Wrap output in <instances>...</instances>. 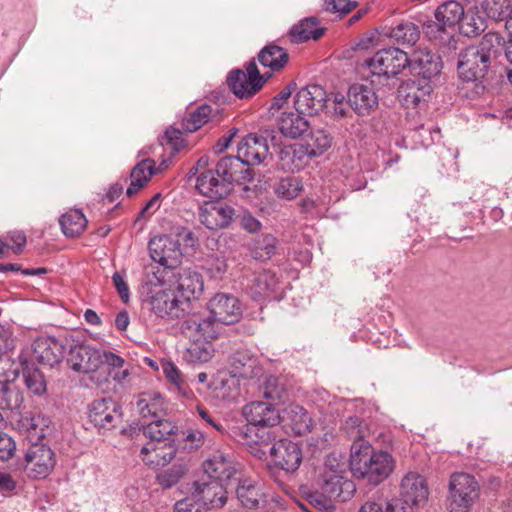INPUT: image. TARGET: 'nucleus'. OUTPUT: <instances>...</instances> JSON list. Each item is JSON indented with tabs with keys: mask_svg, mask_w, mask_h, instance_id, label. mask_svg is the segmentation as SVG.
<instances>
[{
	"mask_svg": "<svg viewBox=\"0 0 512 512\" xmlns=\"http://www.w3.org/2000/svg\"><path fill=\"white\" fill-rule=\"evenodd\" d=\"M64 348L54 337H38L33 343V356L39 363L53 367L61 362Z\"/></svg>",
	"mask_w": 512,
	"mask_h": 512,
	"instance_id": "a878e982",
	"label": "nucleus"
},
{
	"mask_svg": "<svg viewBox=\"0 0 512 512\" xmlns=\"http://www.w3.org/2000/svg\"><path fill=\"white\" fill-rule=\"evenodd\" d=\"M343 430L345 431L347 436L353 440L352 444L360 441H365L364 435L366 426L360 417H348L343 425Z\"/></svg>",
	"mask_w": 512,
	"mask_h": 512,
	"instance_id": "864d4df0",
	"label": "nucleus"
},
{
	"mask_svg": "<svg viewBox=\"0 0 512 512\" xmlns=\"http://www.w3.org/2000/svg\"><path fill=\"white\" fill-rule=\"evenodd\" d=\"M240 503L248 509H256L266 503V495L261 484L252 480H243L236 489Z\"/></svg>",
	"mask_w": 512,
	"mask_h": 512,
	"instance_id": "473e14b6",
	"label": "nucleus"
},
{
	"mask_svg": "<svg viewBox=\"0 0 512 512\" xmlns=\"http://www.w3.org/2000/svg\"><path fill=\"white\" fill-rule=\"evenodd\" d=\"M112 282L119 294V297L124 303H127L130 299V291L128 284L125 280L124 274L120 272H115L112 275Z\"/></svg>",
	"mask_w": 512,
	"mask_h": 512,
	"instance_id": "0e129e2a",
	"label": "nucleus"
},
{
	"mask_svg": "<svg viewBox=\"0 0 512 512\" xmlns=\"http://www.w3.org/2000/svg\"><path fill=\"white\" fill-rule=\"evenodd\" d=\"M192 496L208 509L221 508L227 501V491L224 488V483L219 480L202 478L194 482Z\"/></svg>",
	"mask_w": 512,
	"mask_h": 512,
	"instance_id": "4468645a",
	"label": "nucleus"
},
{
	"mask_svg": "<svg viewBox=\"0 0 512 512\" xmlns=\"http://www.w3.org/2000/svg\"><path fill=\"white\" fill-rule=\"evenodd\" d=\"M214 345L211 340L193 338L186 349L185 359L192 363H206L214 356Z\"/></svg>",
	"mask_w": 512,
	"mask_h": 512,
	"instance_id": "c03bdc74",
	"label": "nucleus"
},
{
	"mask_svg": "<svg viewBox=\"0 0 512 512\" xmlns=\"http://www.w3.org/2000/svg\"><path fill=\"white\" fill-rule=\"evenodd\" d=\"M162 369L167 380L173 385L174 390L184 397H189L191 391L178 367L171 361L162 364Z\"/></svg>",
	"mask_w": 512,
	"mask_h": 512,
	"instance_id": "3c124183",
	"label": "nucleus"
},
{
	"mask_svg": "<svg viewBox=\"0 0 512 512\" xmlns=\"http://www.w3.org/2000/svg\"><path fill=\"white\" fill-rule=\"evenodd\" d=\"M205 435L199 430H190L184 437V449L188 452L196 451L203 446Z\"/></svg>",
	"mask_w": 512,
	"mask_h": 512,
	"instance_id": "e2e57ef3",
	"label": "nucleus"
},
{
	"mask_svg": "<svg viewBox=\"0 0 512 512\" xmlns=\"http://www.w3.org/2000/svg\"><path fill=\"white\" fill-rule=\"evenodd\" d=\"M503 44L502 36L497 32H488L478 45H472L459 53L457 70L465 82L481 81L495 57L497 49Z\"/></svg>",
	"mask_w": 512,
	"mask_h": 512,
	"instance_id": "7ed1b4c3",
	"label": "nucleus"
},
{
	"mask_svg": "<svg viewBox=\"0 0 512 512\" xmlns=\"http://www.w3.org/2000/svg\"><path fill=\"white\" fill-rule=\"evenodd\" d=\"M214 169L217 176L226 184L229 192L234 184L242 185L252 182L254 179L253 170L245 166L238 155L221 158Z\"/></svg>",
	"mask_w": 512,
	"mask_h": 512,
	"instance_id": "f8f14e48",
	"label": "nucleus"
},
{
	"mask_svg": "<svg viewBox=\"0 0 512 512\" xmlns=\"http://www.w3.org/2000/svg\"><path fill=\"white\" fill-rule=\"evenodd\" d=\"M187 468L184 465H173L171 468L159 473L157 481L161 487L168 489L178 483L186 473Z\"/></svg>",
	"mask_w": 512,
	"mask_h": 512,
	"instance_id": "5fc2aeb1",
	"label": "nucleus"
},
{
	"mask_svg": "<svg viewBox=\"0 0 512 512\" xmlns=\"http://www.w3.org/2000/svg\"><path fill=\"white\" fill-rule=\"evenodd\" d=\"M305 116L296 110L282 112L277 121L280 132L291 138L301 136L309 128V122Z\"/></svg>",
	"mask_w": 512,
	"mask_h": 512,
	"instance_id": "72a5a7b5",
	"label": "nucleus"
},
{
	"mask_svg": "<svg viewBox=\"0 0 512 512\" xmlns=\"http://www.w3.org/2000/svg\"><path fill=\"white\" fill-rule=\"evenodd\" d=\"M284 418L291 431L297 436L305 435L311 431L312 419L302 406L290 405L285 410Z\"/></svg>",
	"mask_w": 512,
	"mask_h": 512,
	"instance_id": "ea45409f",
	"label": "nucleus"
},
{
	"mask_svg": "<svg viewBox=\"0 0 512 512\" xmlns=\"http://www.w3.org/2000/svg\"><path fill=\"white\" fill-rule=\"evenodd\" d=\"M221 323L209 312V315L194 313L182 324L183 332L190 338L212 340L221 332Z\"/></svg>",
	"mask_w": 512,
	"mask_h": 512,
	"instance_id": "f3484780",
	"label": "nucleus"
},
{
	"mask_svg": "<svg viewBox=\"0 0 512 512\" xmlns=\"http://www.w3.org/2000/svg\"><path fill=\"white\" fill-rule=\"evenodd\" d=\"M302 143L285 145L278 153V166L286 172H295L303 169L312 159Z\"/></svg>",
	"mask_w": 512,
	"mask_h": 512,
	"instance_id": "393cba45",
	"label": "nucleus"
},
{
	"mask_svg": "<svg viewBox=\"0 0 512 512\" xmlns=\"http://www.w3.org/2000/svg\"><path fill=\"white\" fill-rule=\"evenodd\" d=\"M55 466V455L50 447L34 444L29 447L24 458V471L33 479L46 478Z\"/></svg>",
	"mask_w": 512,
	"mask_h": 512,
	"instance_id": "9b49d317",
	"label": "nucleus"
},
{
	"mask_svg": "<svg viewBox=\"0 0 512 512\" xmlns=\"http://www.w3.org/2000/svg\"><path fill=\"white\" fill-rule=\"evenodd\" d=\"M69 367L79 373H93L102 366L100 350L90 345L71 346L67 356Z\"/></svg>",
	"mask_w": 512,
	"mask_h": 512,
	"instance_id": "dca6fc26",
	"label": "nucleus"
},
{
	"mask_svg": "<svg viewBox=\"0 0 512 512\" xmlns=\"http://www.w3.org/2000/svg\"><path fill=\"white\" fill-rule=\"evenodd\" d=\"M258 383L259 393L272 402H280L287 394L285 384L277 376L265 374L264 369L262 375L255 378Z\"/></svg>",
	"mask_w": 512,
	"mask_h": 512,
	"instance_id": "e433bc0d",
	"label": "nucleus"
},
{
	"mask_svg": "<svg viewBox=\"0 0 512 512\" xmlns=\"http://www.w3.org/2000/svg\"><path fill=\"white\" fill-rule=\"evenodd\" d=\"M505 2V0H483L481 6L489 18L503 20L507 15Z\"/></svg>",
	"mask_w": 512,
	"mask_h": 512,
	"instance_id": "6e6d98bb",
	"label": "nucleus"
},
{
	"mask_svg": "<svg viewBox=\"0 0 512 512\" xmlns=\"http://www.w3.org/2000/svg\"><path fill=\"white\" fill-rule=\"evenodd\" d=\"M309 501L321 511L333 512L335 510L334 501L336 500L325 494L323 491L322 493L315 492L310 494Z\"/></svg>",
	"mask_w": 512,
	"mask_h": 512,
	"instance_id": "bf43d9fd",
	"label": "nucleus"
},
{
	"mask_svg": "<svg viewBox=\"0 0 512 512\" xmlns=\"http://www.w3.org/2000/svg\"><path fill=\"white\" fill-rule=\"evenodd\" d=\"M270 455L276 466L287 472L297 470L302 462V451L297 443L282 438L270 447Z\"/></svg>",
	"mask_w": 512,
	"mask_h": 512,
	"instance_id": "6ab92c4d",
	"label": "nucleus"
},
{
	"mask_svg": "<svg viewBox=\"0 0 512 512\" xmlns=\"http://www.w3.org/2000/svg\"><path fill=\"white\" fill-rule=\"evenodd\" d=\"M59 224L66 237L74 238L84 232L87 219L81 210L72 209L60 217Z\"/></svg>",
	"mask_w": 512,
	"mask_h": 512,
	"instance_id": "79ce46f5",
	"label": "nucleus"
},
{
	"mask_svg": "<svg viewBox=\"0 0 512 512\" xmlns=\"http://www.w3.org/2000/svg\"><path fill=\"white\" fill-rule=\"evenodd\" d=\"M159 141L161 145H169L174 151H180L185 146L182 131L172 127L165 131Z\"/></svg>",
	"mask_w": 512,
	"mask_h": 512,
	"instance_id": "13d9d810",
	"label": "nucleus"
},
{
	"mask_svg": "<svg viewBox=\"0 0 512 512\" xmlns=\"http://www.w3.org/2000/svg\"><path fill=\"white\" fill-rule=\"evenodd\" d=\"M156 172V163L153 159H143L135 165L130 173L131 183L126 190L128 197L134 196Z\"/></svg>",
	"mask_w": 512,
	"mask_h": 512,
	"instance_id": "f704fd0d",
	"label": "nucleus"
},
{
	"mask_svg": "<svg viewBox=\"0 0 512 512\" xmlns=\"http://www.w3.org/2000/svg\"><path fill=\"white\" fill-rule=\"evenodd\" d=\"M18 493V483L13 476L0 470V494L4 497H12Z\"/></svg>",
	"mask_w": 512,
	"mask_h": 512,
	"instance_id": "052dcab7",
	"label": "nucleus"
},
{
	"mask_svg": "<svg viewBox=\"0 0 512 512\" xmlns=\"http://www.w3.org/2000/svg\"><path fill=\"white\" fill-rule=\"evenodd\" d=\"M23 380L26 388L35 395H43L46 392V380L43 373L36 367L23 369Z\"/></svg>",
	"mask_w": 512,
	"mask_h": 512,
	"instance_id": "603ef678",
	"label": "nucleus"
},
{
	"mask_svg": "<svg viewBox=\"0 0 512 512\" xmlns=\"http://www.w3.org/2000/svg\"><path fill=\"white\" fill-rule=\"evenodd\" d=\"M277 243L272 234H261L252 239L249 250L254 259L266 261L276 254Z\"/></svg>",
	"mask_w": 512,
	"mask_h": 512,
	"instance_id": "37998d69",
	"label": "nucleus"
},
{
	"mask_svg": "<svg viewBox=\"0 0 512 512\" xmlns=\"http://www.w3.org/2000/svg\"><path fill=\"white\" fill-rule=\"evenodd\" d=\"M7 239L12 243L9 250L11 249L14 253L20 254L27 242V238L22 231H12L7 235Z\"/></svg>",
	"mask_w": 512,
	"mask_h": 512,
	"instance_id": "338daca9",
	"label": "nucleus"
},
{
	"mask_svg": "<svg viewBox=\"0 0 512 512\" xmlns=\"http://www.w3.org/2000/svg\"><path fill=\"white\" fill-rule=\"evenodd\" d=\"M257 58L263 67H267L273 72H277L287 65L289 61V54L283 47L271 43L260 50Z\"/></svg>",
	"mask_w": 512,
	"mask_h": 512,
	"instance_id": "c9c22d12",
	"label": "nucleus"
},
{
	"mask_svg": "<svg viewBox=\"0 0 512 512\" xmlns=\"http://www.w3.org/2000/svg\"><path fill=\"white\" fill-rule=\"evenodd\" d=\"M175 278V291L179 298L187 305L192 300L198 299L204 290V281L202 275L191 269H182L175 274L170 272Z\"/></svg>",
	"mask_w": 512,
	"mask_h": 512,
	"instance_id": "aec40b11",
	"label": "nucleus"
},
{
	"mask_svg": "<svg viewBox=\"0 0 512 512\" xmlns=\"http://www.w3.org/2000/svg\"><path fill=\"white\" fill-rule=\"evenodd\" d=\"M231 373L243 379H255L262 375L263 367L248 350H238L230 357Z\"/></svg>",
	"mask_w": 512,
	"mask_h": 512,
	"instance_id": "bb28decb",
	"label": "nucleus"
},
{
	"mask_svg": "<svg viewBox=\"0 0 512 512\" xmlns=\"http://www.w3.org/2000/svg\"><path fill=\"white\" fill-rule=\"evenodd\" d=\"M332 143L331 135L324 129L312 130L306 139L305 143H302L308 149L311 158L322 155L328 150Z\"/></svg>",
	"mask_w": 512,
	"mask_h": 512,
	"instance_id": "de8ad7c7",
	"label": "nucleus"
},
{
	"mask_svg": "<svg viewBox=\"0 0 512 512\" xmlns=\"http://www.w3.org/2000/svg\"><path fill=\"white\" fill-rule=\"evenodd\" d=\"M273 190L278 198L290 201L303 191V182L297 176L283 177L274 184Z\"/></svg>",
	"mask_w": 512,
	"mask_h": 512,
	"instance_id": "49530a36",
	"label": "nucleus"
},
{
	"mask_svg": "<svg viewBox=\"0 0 512 512\" xmlns=\"http://www.w3.org/2000/svg\"><path fill=\"white\" fill-rule=\"evenodd\" d=\"M268 153L267 138L257 134L245 136L237 147V155L247 167L261 164Z\"/></svg>",
	"mask_w": 512,
	"mask_h": 512,
	"instance_id": "5701e85b",
	"label": "nucleus"
},
{
	"mask_svg": "<svg viewBox=\"0 0 512 512\" xmlns=\"http://www.w3.org/2000/svg\"><path fill=\"white\" fill-rule=\"evenodd\" d=\"M235 215L230 205L218 201H208L199 207V221L210 230L228 227Z\"/></svg>",
	"mask_w": 512,
	"mask_h": 512,
	"instance_id": "2eb2a0df",
	"label": "nucleus"
},
{
	"mask_svg": "<svg viewBox=\"0 0 512 512\" xmlns=\"http://www.w3.org/2000/svg\"><path fill=\"white\" fill-rule=\"evenodd\" d=\"M137 408L143 419H151L150 423L165 421V401L159 393H141L137 400Z\"/></svg>",
	"mask_w": 512,
	"mask_h": 512,
	"instance_id": "c756f323",
	"label": "nucleus"
},
{
	"mask_svg": "<svg viewBox=\"0 0 512 512\" xmlns=\"http://www.w3.org/2000/svg\"><path fill=\"white\" fill-rule=\"evenodd\" d=\"M141 295L143 302L157 317L178 319L186 310L184 301L179 298L172 285L167 286L164 271L154 265L145 267Z\"/></svg>",
	"mask_w": 512,
	"mask_h": 512,
	"instance_id": "f257e3e1",
	"label": "nucleus"
},
{
	"mask_svg": "<svg viewBox=\"0 0 512 512\" xmlns=\"http://www.w3.org/2000/svg\"><path fill=\"white\" fill-rule=\"evenodd\" d=\"M20 398L17 391L4 388L0 393V408L6 410H13L19 407Z\"/></svg>",
	"mask_w": 512,
	"mask_h": 512,
	"instance_id": "680f3d73",
	"label": "nucleus"
},
{
	"mask_svg": "<svg viewBox=\"0 0 512 512\" xmlns=\"http://www.w3.org/2000/svg\"><path fill=\"white\" fill-rule=\"evenodd\" d=\"M345 463L328 456L321 472V490L337 502L350 500L356 490L353 481L344 476Z\"/></svg>",
	"mask_w": 512,
	"mask_h": 512,
	"instance_id": "39448f33",
	"label": "nucleus"
},
{
	"mask_svg": "<svg viewBox=\"0 0 512 512\" xmlns=\"http://www.w3.org/2000/svg\"><path fill=\"white\" fill-rule=\"evenodd\" d=\"M400 497L403 503L410 508L424 507L429 497L426 479L418 473H407L401 480Z\"/></svg>",
	"mask_w": 512,
	"mask_h": 512,
	"instance_id": "ddd939ff",
	"label": "nucleus"
},
{
	"mask_svg": "<svg viewBox=\"0 0 512 512\" xmlns=\"http://www.w3.org/2000/svg\"><path fill=\"white\" fill-rule=\"evenodd\" d=\"M350 469L352 474L372 485H379L394 470V459L386 451L375 450L368 441L351 445Z\"/></svg>",
	"mask_w": 512,
	"mask_h": 512,
	"instance_id": "f03ea898",
	"label": "nucleus"
},
{
	"mask_svg": "<svg viewBox=\"0 0 512 512\" xmlns=\"http://www.w3.org/2000/svg\"><path fill=\"white\" fill-rule=\"evenodd\" d=\"M209 312L221 323L231 325L240 319V303L233 295L218 293L208 302Z\"/></svg>",
	"mask_w": 512,
	"mask_h": 512,
	"instance_id": "412c9836",
	"label": "nucleus"
},
{
	"mask_svg": "<svg viewBox=\"0 0 512 512\" xmlns=\"http://www.w3.org/2000/svg\"><path fill=\"white\" fill-rule=\"evenodd\" d=\"M278 286V278L271 270L256 272L248 285V290L254 300L270 298Z\"/></svg>",
	"mask_w": 512,
	"mask_h": 512,
	"instance_id": "2f4dec72",
	"label": "nucleus"
},
{
	"mask_svg": "<svg viewBox=\"0 0 512 512\" xmlns=\"http://www.w3.org/2000/svg\"><path fill=\"white\" fill-rule=\"evenodd\" d=\"M449 512H469L480 496L476 478L465 472L453 473L449 480Z\"/></svg>",
	"mask_w": 512,
	"mask_h": 512,
	"instance_id": "423d86ee",
	"label": "nucleus"
},
{
	"mask_svg": "<svg viewBox=\"0 0 512 512\" xmlns=\"http://www.w3.org/2000/svg\"><path fill=\"white\" fill-rule=\"evenodd\" d=\"M434 16L442 27L453 28L464 16V8L458 1L450 0L438 6Z\"/></svg>",
	"mask_w": 512,
	"mask_h": 512,
	"instance_id": "a19ab883",
	"label": "nucleus"
},
{
	"mask_svg": "<svg viewBox=\"0 0 512 512\" xmlns=\"http://www.w3.org/2000/svg\"><path fill=\"white\" fill-rule=\"evenodd\" d=\"M357 4V1L353 0H325L324 9L327 12L343 16L351 12Z\"/></svg>",
	"mask_w": 512,
	"mask_h": 512,
	"instance_id": "4d7b16f0",
	"label": "nucleus"
},
{
	"mask_svg": "<svg viewBox=\"0 0 512 512\" xmlns=\"http://www.w3.org/2000/svg\"><path fill=\"white\" fill-rule=\"evenodd\" d=\"M408 67L412 73L424 79H430L440 73L442 64L440 57L436 54L427 49H418L413 53Z\"/></svg>",
	"mask_w": 512,
	"mask_h": 512,
	"instance_id": "cd10ccee",
	"label": "nucleus"
},
{
	"mask_svg": "<svg viewBox=\"0 0 512 512\" xmlns=\"http://www.w3.org/2000/svg\"><path fill=\"white\" fill-rule=\"evenodd\" d=\"M203 468L207 478L219 480L223 483L228 481L235 473L231 457L221 451L213 453L212 456L204 462Z\"/></svg>",
	"mask_w": 512,
	"mask_h": 512,
	"instance_id": "c85d7f7f",
	"label": "nucleus"
},
{
	"mask_svg": "<svg viewBox=\"0 0 512 512\" xmlns=\"http://www.w3.org/2000/svg\"><path fill=\"white\" fill-rule=\"evenodd\" d=\"M151 259L158 263L160 270L164 271L165 277L182 262L183 253L179 248L178 240L173 235H158L153 237L148 244Z\"/></svg>",
	"mask_w": 512,
	"mask_h": 512,
	"instance_id": "1a4fd4ad",
	"label": "nucleus"
},
{
	"mask_svg": "<svg viewBox=\"0 0 512 512\" xmlns=\"http://www.w3.org/2000/svg\"><path fill=\"white\" fill-rule=\"evenodd\" d=\"M366 63L373 76L389 80L395 78L404 69L408 68L410 58L403 50L396 47H388L375 52Z\"/></svg>",
	"mask_w": 512,
	"mask_h": 512,
	"instance_id": "0eeeda50",
	"label": "nucleus"
},
{
	"mask_svg": "<svg viewBox=\"0 0 512 512\" xmlns=\"http://www.w3.org/2000/svg\"><path fill=\"white\" fill-rule=\"evenodd\" d=\"M269 73L261 75L255 60L246 64V71L234 69L227 76V85L229 89L240 99L254 96L270 77Z\"/></svg>",
	"mask_w": 512,
	"mask_h": 512,
	"instance_id": "6e6552de",
	"label": "nucleus"
},
{
	"mask_svg": "<svg viewBox=\"0 0 512 512\" xmlns=\"http://www.w3.org/2000/svg\"><path fill=\"white\" fill-rule=\"evenodd\" d=\"M388 36L400 45L412 46L419 40L420 31L416 24L407 21L392 27Z\"/></svg>",
	"mask_w": 512,
	"mask_h": 512,
	"instance_id": "a18cd8bd",
	"label": "nucleus"
},
{
	"mask_svg": "<svg viewBox=\"0 0 512 512\" xmlns=\"http://www.w3.org/2000/svg\"><path fill=\"white\" fill-rule=\"evenodd\" d=\"M347 98L350 107L361 117L369 116L379 105L378 95L368 84H352L348 89Z\"/></svg>",
	"mask_w": 512,
	"mask_h": 512,
	"instance_id": "a211bd4d",
	"label": "nucleus"
},
{
	"mask_svg": "<svg viewBox=\"0 0 512 512\" xmlns=\"http://www.w3.org/2000/svg\"><path fill=\"white\" fill-rule=\"evenodd\" d=\"M486 20L477 11L468 9L461 18L460 31L467 37H476L486 29Z\"/></svg>",
	"mask_w": 512,
	"mask_h": 512,
	"instance_id": "09e8293b",
	"label": "nucleus"
},
{
	"mask_svg": "<svg viewBox=\"0 0 512 512\" xmlns=\"http://www.w3.org/2000/svg\"><path fill=\"white\" fill-rule=\"evenodd\" d=\"M174 512H204V508L195 499L185 498L176 502Z\"/></svg>",
	"mask_w": 512,
	"mask_h": 512,
	"instance_id": "774afa93",
	"label": "nucleus"
},
{
	"mask_svg": "<svg viewBox=\"0 0 512 512\" xmlns=\"http://www.w3.org/2000/svg\"><path fill=\"white\" fill-rule=\"evenodd\" d=\"M324 31L325 28L319 26V20L316 17H309L293 25L289 35L292 42L302 43L310 39H319Z\"/></svg>",
	"mask_w": 512,
	"mask_h": 512,
	"instance_id": "4c0bfd02",
	"label": "nucleus"
},
{
	"mask_svg": "<svg viewBox=\"0 0 512 512\" xmlns=\"http://www.w3.org/2000/svg\"><path fill=\"white\" fill-rule=\"evenodd\" d=\"M88 417L99 432L104 433L114 429L121 422V407L110 397L96 399L89 407Z\"/></svg>",
	"mask_w": 512,
	"mask_h": 512,
	"instance_id": "9d476101",
	"label": "nucleus"
},
{
	"mask_svg": "<svg viewBox=\"0 0 512 512\" xmlns=\"http://www.w3.org/2000/svg\"><path fill=\"white\" fill-rule=\"evenodd\" d=\"M176 426L170 421L147 423L143 426L144 435L149 441L141 448L142 461L151 468L164 467L176 456L177 449L170 441Z\"/></svg>",
	"mask_w": 512,
	"mask_h": 512,
	"instance_id": "20e7f679",
	"label": "nucleus"
},
{
	"mask_svg": "<svg viewBox=\"0 0 512 512\" xmlns=\"http://www.w3.org/2000/svg\"><path fill=\"white\" fill-rule=\"evenodd\" d=\"M430 94V86L420 87L415 82L402 87L401 96L403 105L406 108H417Z\"/></svg>",
	"mask_w": 512,
	"mask_h": 512,
	"instance_id": "8fccbe9b",
	"label": "nucleus"
},
{
	"mask_svg": "<svg viewBox=\"0 0 512 512\" xmlns=\"http://www.w3.org/2000/svg\"><path fill=\"white\" fill-rule=\"evenodd\" d=\"M196 189L211 199H221L230 193L226 184L217 176L215 169H207L200 173L196 180Z\"/></svg>",
	"mask_w": 512,
	"mask_h": 512,
	"instance_id": "7c9ffc66",
	"label": "nucleus"
},
{
	"mask_svg": "<svg viewBox=\"0 0 512 512\" xmlns=\"http://www.w3.org/2000/svg\"><path fill=\"white\" fill-rule=\"evenodd\" d=\"M243 416L254 426H275L281 416L274 403L252 401L243 408Z\"/></svg>",
	"mask_w": 512,
	"mask_h": 512,
	"instance_id": "b1692460",
	"label": "nucleus"
},
{
	"mask_svg": "<svg viewBox=\"0 0 512 512\" xmlns=\"http://www.w3.org/2000/svg\"><path fill=\"white\" fill-rule=\"evenodd\" d=\"M196 412L198 416L206 423V425L212 427L219 433H224V427L220 423V421L205 407L203 406H197Z\"/></svg>",
	"mask_w": 512,
	"mask_h": 512,
	"instance_id": "69168bd1",
	"label": "nucleus"
},
{
	"mask_svg": "<svg viewBox=\"0 0 512 512\" xmlns=\"http://www.w3.org/2000/svg\"><path fill=\"white\" fill-rule=\"evenodd\" d=\"M217 114L218 110H214L210 105L202 104L182 119L181 127L185 132H195L205 124L213 121Z\"/></svg>",
	"mask_w": 512,
	"mask_h": 512,
	"instance_id": "58836bf2",
	"label": "nucleus"
},
{
	"mask_svg": "<svg viewBox=\"0 0 512 512\" xmlns=\"http://www.w3.org/2000/svg\"><path fill=\"white\" fill-rule=\"evenodd\" d=\"M326 100L327 93L320 85H308L296 93L294 109L303 115L312 116L324 108Z\"/></svg>",
	"mask_w": 512,
	"mask_h": 512,
	"instance_id": "4be33fe9",
	"label": "nucleus"
}]
</instances>
